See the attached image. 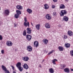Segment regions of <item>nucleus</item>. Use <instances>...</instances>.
<instances>
[{
    "label": "nucleus",
    "instance_id": "23",
    "mask_svg": "<svg viewBox=\"0 0 73 73\" xmlns=\"http://www.w3.org/2000/svg\"><path fill=\"white\" fill-rule=\"evenodd\" d=\"M57 61V60L56 59H54L53 60H52V62L54 65L56 64V63L55 62Z\"/></svg>",
    "mask_w": 73,
    "mask_h": 73
},
{
    "label": "nucleus",
    "instance_id": "43",
    "mask_svg": "<svg viewBox=\"0 0 73 73\" xmlns=\"http://www.w3.org/2000/svg\"><path fill=\"white\" fill-rule=\"evenodd\" d=\"M13 73H17L16 72V71H14L13 72Z\"/></svg>",
    "mask_w": 73,
    "mask_h": 73
},
{
    "label": "nucleus",
    "instance_id": "5",
    "mask_svg": "<svg viewBox=\"0 0 73 73\" xmlns=\"http://www.w3.org/2000/svg\"><path fill=\"white\" fill-rule=\"evenodd\" d=\"M42 42L45 44V45H47L48 43V40L46 39H44L42 41Z\"/></svg>",
    "mask_w": 73,
    "mask_h": 73
},
{
    "label": "nucleus",
    "instance_id": "24",
    "mask_svg": "<svg viewBox=\"0 0 73 73\" xmlns=\"http://www.w3.org/2000/svg\"><path fill=\"white\" fill-rule=\"evenodd\" d=\"M16 8L18 9H23V7L20 5H17Z\"/></svg>",
    "mask_w": 73,
    "mask_h": 73
},
{
    "label": "nucleus",
    "instance_id": "37",
    "mask_svg": "<svg viewBox=\"0 0 73 73\" xmlns=\"http://www.w3.org/2000/svg\"><path fill=\"white\" fill-rule=\"evenodd\" d=\"M1 53L2 54H4V50H1Z\"/></svg>",
    "mask_w": 73,
    "mask_h": 73
},
{
    "label": "nucleus",
    "instance_id": "29",
    "mask_svg": "<svg viewBox=\"0 0 73 73\" xmlns=\"http://www.w3.org/2000/svg\"><path fill=\"white\" fill-rule=\"evenodd\" d=\"M1 67L3 70H4V71H5L7 69V68H6V67L3 65L1 66Z\"/></svg>",
    "mask_w": 73,
    "mask_h": 73
},
{
    "label": "nucleus",
    "instance_id": "19",
    "mask_svg": "<svg viewBox=\"0 0 73 73\" xmlns=\"http://www.w3.org/2000/svg\"><path fill=\"white\" fill-rule=\"evenodd\" d=\"M68 17L66 16H65L63 17V20L65 21H68Z\"/></svg>",
    "mask_w": 73,
    "mask_h": 73
},
{
    "label": "nucleus",
    "instance_id": "38",
    "mask_svg": "<svg viewBox=\"0 0 73 73\" xmlns=\"http://www.w3.org/2000/svg\"><path fill=\"white\" fill-rule=\"evenodd\" d=\"M3 39V37L2 36L0 35V40H2Z\"/></svg>",
    "mask_w": 73,
    "mask_h": 73
},
{
    "label": "nucleus",
    "instance_id": "32",
    "mask_svg": "<svg viewBox=\"0 0 73 73\" xmlns=\"http://www.w3.org/2000/svg\"><path fill=\"white\" fill-rule=\"evenodd\" d=\"M54 51V50H51L49 53H48V55H49L50 54H52V53Z\"/></svg>",
    "mask_w": 73,
    "mask_h": 73
},
{
    "label": "nucleus",
    "instance_id": "16",
    "mask_svg": "<svg viewBox=\"0 0 73 73\" xmlns=\"http://www.w3.org/2000/svg\"><path fill=\"white\" fill-rule=\"evenodd\" d=\"M16 66L18 68L21 67V64L20 62H18L16 64Z\"/></svg>",
    "mask_w": 73,
    "mask_h": 73
},
{
    "label": "nucleus",
    "instance_id": "9",
    "mask_svg": "<svg viewBox=\"0 0 73 73\" xmlns=\"http://www.w3.org/2000/svg\"><path fill=\"white\" fill-rule=\"evenodd\" d=\"M68 34L69 36H72L73 35V32L70 31H68Z\"/></svg>",
    "mask_w": 73,
    "mask_h": 73
},
{
    "label": "nucleus",
    "instance_id": "15",
    "mask_svg": "<svg viewBox=\"0 0 73 73\" xmlns=\"http://www.w3.org/2000/svg\"><path fill=\"white\" fill-rule=\"evenodd\" d=\"M64 71L65 72L69 73L70 72V70L68 68H66L64 69Z\"/></svg>",
    "mask_w": 73,
    "mask_h": 73
},
{
    "label": "nucleus",
    "instance_id": "41",
    "mask_svg": "<svg viewBox=\"0 0 73 73\" xmlns=\"http://www.w3.org/2000/svg\"><path fill=\"white\" fill-rule=\"evenodd\" d=\"M55 6L54 5H52V8H55Z\"/></svg>",
    "mask_w": 73,
    "mask_h": 73
},
{
    "label": "nucleus",
    "instance_id": "39",
    "mask_svg": "<svg viewBox=\"0 0 73 73\" xmlns=\"http://www.w3.org/2000/svg\"><path fill=\"white\" fill-rule=\"evenodd\" d=\"M24 21H25V22H27V18H24Z\"/></svg>",
    "mask_w": 73,
    "mask_h": 73
},
{
    "label": "nucleus",
    "instance_id": "27",
    "mask_svg": "<svg viewBox=\"0 0 73 73\" xmlns=\"http://www.w3.org/2000/svg\"><path fill=\"white\" fill-rule=\"evenodd\" d=\"M44 7L45 9H48L49 8V5L47 4H45L44 5Z\"/></svg>",
    "mask_w": 73,
    "mask_h": 73
},
{
    "label": "nucleus",
    "instance_id": "49",
    "mask_svg": "<svg viewBox=\"0 0 73 73\" xmlns=\"http://www.w3.org/2000/svg\"><path fill=\"white\" fill-rule=\"evenodd\" d=\"M44 60H43L42 61V62H44Z\"/></svg>",
    "mask_w": 73,
    "mask_h": 73
},
{
    "label": "nucleus",
    "instance_id": "31",
    "mask_svg": "<svg viewBox=\"0 0 73 73\" xmlns=\"http://www.w3.org/2000/svg\"><path fill=\"white\" fill-rule=\"evenodd\" d=\"M23 35L24 36H25L27 35V32H26V30H25L23 31Z\"/></svg>",
    "mask_w": 73,
    "mask_h": 73
},
{
    "label": "nucleus",
    "instance_id": "12",
    "mask_svg": "<svg viewBox=\"0 0 73 73\" xmlns=\"http://www.w3.org/2000/svg\"><path fill=\"white\" fill-rule=\"evenodd\" d=\"M24 68L25 69H28L29 68V67L26 64H25L23 66Z\"/></svg>",
    "mask_w": 73,
    "mask_h": 73
},
{
    "label": "nucleus",
    "instance_id": "10",
    "mask_svg": "<svg viewBox=\"0 0 73 73\" xmlns=\"http://www.w3.org/2000/svg\"><path fill=\"white\" fill-rule=\"evenodd\" d=\"M27 33L28 34H31V32H32V30L31 28H28L27 29Z\"/></svg>",
    "mask_w": 73,
    "mask_h": 73
},
{
    "label": "nucleus",
    "instance_id": "45",
    "mask_svg": "<svg viewBox=\"0 0 73 73\" xmlns=\"http://www.w3.org/2000/svg\"><path fill=\"white\" fill-rule=\"evenodd\" d=\"M58 27L59 28H61V25H58Z\"/></svg>",
    "mask_w": 73,
    "mask_h": 73
},
{
    "label": "nucleus",
    "instance_id": "3",
    "mask_svg": "<svg viewBox=\"0 0 73 73\" xmlns=\"http://www.w3.org/2000/svg\"><path fill=\"white\" fill-rule=\"evenodd\" d=\"M6 45L8 46H11L13 45V43L11 41H8L6 42Z\"/></svg>",
    "mask_w": 73,
    "mask_h": 73
},
{
    "label": "nucleus",
    "instance_id": "33",
    "mask_svg": "<svg viewBox=\"0 0 73 73\" xmlns=\"http://www.w3.org/2000/svg\"><path fill=\"white\" fill-rule=\"evenodd\" d=\"M70 54L71 56H73V50H71L70 51Z\"/></svg>",
    "mask_w": 73,
    "mask_h": 73
},
{
    "label": "nucleus",
    "instance_id": "20",
    "mask_svg": "<svg viewBox=\"0 0 73 73\" xmlns=\"http://www.w3.org/2000/svg\"><path fill=\"white\" fill-rule=\"evenodd\" d=\"M49 70L50 73H53L54 72V69L52 68H51L49 69Z\"/></svg>",
    "mask_w": 73,
    "mask_h": 73
},
{
    "label": "nucleus",
    "instance_id": "18",
    "mask_svg": "<svg viewBox=\"0 0 73 73\" xmlns=\"http://www.w3.org/2000/svg\"><path fill=\"white\" fill-rule=\"evenodd\" d=\"M59 7L60 9H64L65 6L64 4H61L60 5Z\"/></svg>",
    "mask_w": 73,
    "mask_h": 73
},
{
    "label": "nucleus",
    "instance_id": "25",
    "mask_svg": "<svg viewBox=\"0 0 73 73\" xmlns=\"http://www.w3.org/2000/svg\"><path fill=\"white\" fill-rule=\"evenodd\" d=\"M40 27V25L39 24L37 25H36L35 28L36 29L39 30Z\"/></svg>",
    "mask_w": 73,
    "mask_h": 73
},
{
    "label": "nucleus",
    "instance_id": "17",
    "mask_svg": "<svg viewBox=\"0 0 73 73\" xmlns=\"http://www.w3.org/2000/svg\"><path fill=\"white\" fill-rule=\"evenodd\" d=\"M27 11L29 14H31L32 12V9H27Z\"/></svg>",
    "mask_w": 73,
    "mask_h": 73
},
{
    "label": "nucleus",
    "instance_id": "14",
    "mask_svg": "<svg viewBox=\"0 0 73 73\" xmlns=\"http://www.w3.org/2000/svg\"><path fill=\"white\" fill-rule=\"evenodd\" d=\"M45 26L46 28H48V29L50 28V26L49 23H46L45 25Z\"/></svg>",
    "mask_w": 73,
    "mask_h": 73
},
{
    "label": "nucleus",
    "instance_id": "1",
    "mask_svg": "<svg viewBox=\"0 0 73 73\" xmlns=\"http://www.w3.org/2000/svg\"><path fill=\"white\" fill-rule=\"evenodd\" d=\"M16 12L17 14L15 15V17L16 19H17V18H18L19 17V15H21V11L20 10H17Z\"/></svg>",
    "mask_w": 73,
    "mask_h": 73
},
{
    "label": "nucleus",
    "instance_id": "47",
    "mask_svg": "<svg viewBox=\"0 0 73 73\" xmlns=\"http://www.w3.org/2000/svg\"><path fill=\"white\" fill-rule=\"evenodd\" d=\"M66 1H67V2H68V1H69V0H65Z\"/></svg>",
    "mask_w": 73,
    "mask_h": 73
},
{
    "label": "nucleus",
    "instance_id": "11",
    "mask_svg": "<svg viewBox=\"0 0 73 73\" xmlns=\"http://www.w3.org/2000/svg\"><path fill=\"white\" fill-rule=\"evenodd\" d=\"M4 13L5 15H9V11L8 10H6L5 11Z\"/></svg>",
    "mask_w": 73,
    "mask_h": 73
},
{
    "label": "nucleus",
    "instance_id": "21",
    "mask_svg": "<svg viewBox=\"0 0 73 73\" xmlns=\"http://www.w3.org/2000/svg\"><path fill=\"white\" fill-rule=\"evenodd\" d=\"M58 49L60 51H63L64 50V47L62 46H59L58 47Z\"/></svg>",
    "mask_w": 73,
    "mask_h": 73
},
{
    "label": "nucleus",
    "instance_id": "7",
    "mask_svg": "<svg viewBox=\"0 0 73 73\" xmlns=\"http://www.w3.org/2000/svg\"><path fill=\"white\" fill-rule=\"evenodd\" d=\"M26 38L29 41H30L32 38V36L30 35H28L26 36Z\"/></svg>",
    "mask_w": 73,
    "mask_h": 73
},
{
    "label": "nucleus",
    "instance_id": "36",
    "mask_svg": "<svg viewBox=\"0 0 73 73\" xmlns=\"http://www.w3.org/2000/svg\"><path fill=\"white\" fill-rule=\"evenodd\" d=\"M67 37H68V36H66V35H64V39H66Z\"/></svg>",
    "mask_w": 73,
    "mask_h": 73
},
{
    "label": "nucleus",
    "instance_id": "46",
    "mask_svg": "<svg viewBox=\"0 0 73 73\" xmlns=\"http://www.w3.org/2000/svg\"><path fill=\"white\" fill-rule=\"evenodd\" d=\"M70 70H71L72 72H73V69L71 68V69H70Z\"/></svg>",
    "mask_w": 73,
    "mask_h": 73
},
{
    "label": "nucleus",
    "instance_id": "22",
    "mask_svg": "<svg viewBox=\"0 0 73 73\" xmlns=\"http://www.w3.org/2000/svg\"><path fill=\"white\" fill-rule=\"evenodd\" d=\"M24 25L25 27H27L28 26V27H29V22H27V23L25 22L24 23Z\"/></svg>",
    "mask_w": 73,
    "mask_h": 73
},
{
    "label": "nucleus",
    "instance_id": "42",
    "mask_svg": "<svg viewBox=\"0 0 73 73\" xmlns=\"http://www.w3.org/2000/svg\"><path fill=\"white\" fill-rule=\"evenodd\" d=\"M53 0L54 2H57V0Z\"/></svg>",
    "mask_w": 73,
    "mask_h": 73
},
{
    "label": "nucleus",
    "instance_id": "4",
    "mask_svg": "<svg viewBox=\"0 0 73 73\" xmlns=\"http://www.w3.org/2000/svg\"><path fill=\"white\" fill-rule=\"evenodd\" d=\"M45 17L47 20H51V19H52V17L49 14L46 15L45 16Z\"/></svg>",
    "mask_w": 73,
    "mask_h": 73
},
{
    "label": "nucleus",
    "instance_id": "6",
    "mask_svg": "<svg viewBox=\"0 0 73 73\" xmlns=\"http://www.w3.org/2000/svg\"><path fill=\"white\" fill-rule=\"evenodd\" d=\"M27 50L28 52H31L32 50V47L30 46H27Z\"/></svg>",
    "mask_w": 73,
    "mask_h": 73
},
{
    "label": "nucleus",
    "instance_id": "26",
    "mask_svg": "<svg viewBox=\"0 0 73 73\" xmlns=\"http://www.w3.org/2000/svg\"><path fill=\"white\" fill-rule=\"evenodd\" d=\"M23 60L25 61H28V60H29V58L28 57H25L23 58Z\"/></svg>",
    "mask_w": 73,
    "mask_h": 73
},
{
    "label": "nucleus",
    "instance_id": "35",
    "mask_svg": "<svg viewBox=\"0 0 73 73\" xmlns=\"http://www.w3.org/2000/svg\"><path fill=\"white\" fill-rule=\"evenodd\" d=\"M5 73H10L9 72V71L8 70L6 69L5 71Z\"/></svg>",
    "mask_w": 73,
    "mask_h": 73
},
{
    "label": "nucleus",
    "instance_id": "34",
    "mask_svg": "<svg viewBox=\"0 0 73 73\" xmlns=\"http://www.w3.org/2000/svg\"><path fill=\"white\" fill-rule=\"evenodd\" d=\"M53 14L54 16H56L57 14H56V13L55 12H54L53 13Z\"/></svg>",
    "mask_w": 73,
    "mask_h": 73
},
{
    "label": "nucleus",
    "instance_id": "50",
    "mask_svg": "<svg viewBox=\"0 0 73 73\" xmlns=\"http://www.w3.org/2000/svg\"><path fill=\"white\" fill-rule=\"evenodd\" d=\"M1 10V8L0 7V11Z\"/></svg>",
    "mask_w": 73,
    "mask_h": 73
},
{
    "label": "nucleus",
    "instance_id": "40",
    "mask_svg": "<svg viewBox=\"0 0 73 73\" xmlns=\"http://www.w3.org/2000/svg\"><path fill=\"white\" fill-rule=\"evenodd\" d=\"M11 67H12V69L13 70H15V67H14L12 66H11Z\"/></svg>",
    "mask_w": 73,
    "mask_h": 73
},
{
    "label": "nucleus",
    "instance_id": "28",
    "mask_svg": "<svg viewBox=\"0 0 73 73\" xmlns=\"http://www.w3.org/2000/svg\"><path fill=\"white\" fill-rule=\"evenodd\" d=\"M64 46L66 47V48H69L70 47V44L68 43H65Z\"/></svg>",
    "mask_w": 73,
    "mask_h": 73
},
{
    "label": "nucleus",
    "instance_id": "30",
    "mask_svg": "<svg viewBox=\"0 0 73 73\" xmlns=\"http://www.w3.org/2000/svg\"><path fill=\"white\" fill-rule=\"evenodd\" d=\"M18 68L20 72H22V71L23 70V68L22 67H21V66L18 67Z\"/></svg>",
    "mask_w": 73,
    "mask_h": 73
},
{
    "label": "nucleus",
    "instance_id": "44",
    "mask_svg": "<svg viewBox=\"0 0 73 73\" xmlns=\"http://www.w3.org/2000/svg\"><path fill=\"white\" fill-rule=\"evenodd\" d=\"M39 67H40V68H41V64H39Z\"/></svg>",
    "mask_w": 73,
    "mask_h": 73
},
{
    "label": "nucleus",
    "instance_id": "13",
    "mask_svg": "<svg viewBox=\"0 0 73 73\" xmlns=\"http://www.w3.org/2000/svg\"><path fill=\"white\" fill-rule=\"evenodd\" d=\"M66 67V65L64 64H61L60 65V68L61 69H64Z\"/></svg>",
    "mask_w": 73,
    "mask_h": 73
},
{
    "label": "nucleus",
    "instance_id": "48",
    "mask_svg": "<svg viewBox=\"0 0 73 73\" xmlns=\"http://www.w3.org/2000/svg\"><path fill=\"white\" fill-rule=\"evenodd\" d=\"M17 25L16 24H15V27H16L17 26Z\"/></svg>",
    "mask_w": 73,
    "mask_h": 73
},
{
    "label": "nucleus",
    "instance_id": "8",
    "mask_svg": "<svg viewBox=\"0 0 73 73\" xmlns=\"http://www.w3.org/2000/svg\"><path fill=\"white\" fill-rule=\"evenodd\" d=\"M34 45L35 47H37L38 46V42L37 41H36L34 42Z\"/></svg>",
    "mask_w": 73,
    "mask_h": 73
},
{
    "label": "nucleus",
    "instance_id": "2",
    "mask_svg": "<svg viewBox=\"0 0 73 73\" xmlns=\"http://www.w3.org/2000/svg\"><path fill=\"white\" fill-rule=\"evenodd\" d=\"M67 13L66 11L65 10H61V12L60 13V16H64V15H66Z\"/></svg>",
    "mask_w": 73,
    "mask_h": 73
}]
</instances>
